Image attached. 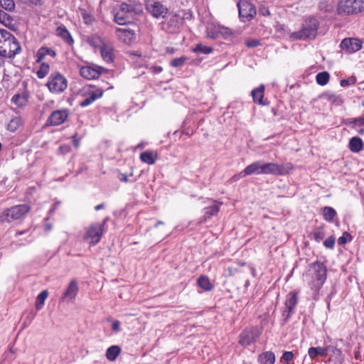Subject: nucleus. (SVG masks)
<instances>
[{
	"instance_id": "nucleus-1",
	"label": "nucleus",
	"mask_w": 364,
	"mask_h": 364,
	"mask_svg": "<svg viewBox=\"0 0 364 364\" xmlns=\"http://www.w3.org/2000/svg\"><path fill=\"white\" fill-rule=\"evenodd\" d=\"M303 277L306 279L311 289L314 291L313 299L318 300L319 290L323 287L327 277V268L326 265L319 261L310 264L308 269Z\"/></svg>"
},
{
	"instance_id": "nucleus-2",
	"label": "nucleus",
	"mask_w": 364,
	"mask_h": 364,
	"mask_svg": "<svg viewBox=\"0 0 364 364\" xmlns=\"http://www.w3.org/2000/svg\"><path fill=\"white\" fill-rule=\"evenodd\" d=\"M318 26L319 22L317 18L309 16L304 20L299 31L292 32L290 34L289 38L292 41L314 39L316 36Z\"/></svg>"
},
{
	"instance_id": "nucleus-3",
	"label": "nucleus",
	"mask_w": 364,
	"mask_h": 364,
	"mask_svg": "<svg viewBox=\"0 0 364 364\" xmlns=\"http://www.w3.org/2000/svg\"><path fill=\"white\" fill-rule=\"evenodd\" d=\"M21 46L8 31L0 28V55L11 58L21 51Z\"/></svg>"
},
{
	"instance_id": "nucleus-4",
	"label": "nucleus",
	"mask_w": 364,
	"mask_h": 364,
	"mask_svg": "<svg viewBox=\"0 0 364 364\" xmlns=\"http://www.w3.org/2000/svg\"><path fill=\"white\" fill-rule=\"evenodd\" d=\"M339 15H356L364 11V0H341L338 5Z\"/></svg>"
},
{
	"instance_id": "nucleus-5",
	"label": "nucleus",
	"mask_w": 364,
	"mask_h": 364,
	"mask_svg": "<svg viewBox=\"0 0 364 364\" xmlns=\"http://www.w3.org/2000/svg\"><path fill=\"white\" fill-rule=\"evenodd\" d=\"M114 21L119 25L130 23L134 17V8L126 3H122L114 10Z\"/></svg>"
},
{
	"instance_id": "nucleus-6",
	"label": "nucleus",
	"mask_w": 364,
	"mask_h": 364,
	"mask_svg": "<svg viewBox=\"0 0 364 364\" xmlns=\"http://www.w3.org/2000/svg\"><path fill=\"white\" fill-rule=\"evenodd\" d=\"M49 91L54 94L63 92L68 86V81L63 74L59 72L52 73L46 83Z\"/></svg>"
},
{
	"instance_id": "nucleus-7",
	"label": "nucleus",
	"mask_w": 364,
	"mask_h": 364,
	"mask_svg": "<svg viewBox=\"0 0 364 364\" xmlns=\"http://www.w3.org/2000/svg\"><path fill=\"white\" fill-rule=\"evenodd\" d=\"M293 169L291 163L279 164L277 163H262V174L284 176L288 174Z\"/></svg>"
},
{
	"instance_id": "nucleus-8",
	"label": "nucleus",
	"mask_w": 364,
	"mask_h": 364,
	"mask_svg": "<svg viewBox=\"0 0 364 364\" xmlns=\"http://www.w3.org/2000/svg\"><path fill=\"white\" fill-rule=\"evenodd\" d=\"M104 90L95 85H87L82 89V96L85 98L80 103L82 107H85L91 105L96 100L102 97Z\"/></svg>"
},
{
	"instance_id": "nucleus-9",
	"label": "nucleus",
	"mask_w": 364,
	"mask_h": 364,
	"mask_svg": "<svg viewBox=\"0 0 364 364\" xmlns=\"http://www.w3.org/2000/svg\"><path fill=\"white\" fill-rule=\"evenodd\" d=\"M105 223L106 219L102 223L91 224L87 228L83 240L88 241L92 245L97 244L102 236Z\"/></svg>"
},
{
	"instance_id": "nucleus-10",
	"label": "nucleus",
	"mask_w": 364,
	"mask_h": 364,
	"mask_svg": "<svg viewBox=\"0 0 364 364\" xmlns=\"http://www.w3.org/2000/svg\"><path fill=\"white\" fill-rule=\"evenodd\" d=\"M237 6L239 12V17L243 22L250 21L256 15L255 6L247 0H240Z\"/></svg>"
},
{
	"instance_id": "nucleus-11",
	"label": "nucleus",
	"mask_w": 364,
	"mask_h": 364,
	"mask_svg": "<svg viewBox=\"0 0 364 364\" xmlns=\"http://www.w3.org/2000/svg\"><path fill=\"white\" fill-rule=\"evenodd\" d=\"M146 9L156 18H164L168 13V9L161 2L155 0H147Z\"/></svg>"
},
{
	"instance_id": "nucleus-12",
	"label": "nucleus",
	"mask_w": 364,
	"mask_h": 364,
	"mask_svg": "<svg viewBox=\"0 0 364 364\" xmlns=\"http://www.w3.org/2000/svg\"><path fill=\"white\" fill-rule=\"evenodd\" d=\"M261 334V331L257 327L245 328L240 335L239 343L247 346L254 343Z\"/></svg>"
},
{
	"instance_id": "nucleus-13",
	"label": "nucleus",
	"mask_w": 364,
	"mask_h": 364,
	"mask_svg": "<svg viewBox=\"0 0 364 364\" xmlns=\"http://www.w3.org/2000/svg\"><path fill=\"white\" fill-rule=\"evenodd\" d=\"M23 216V205H18L13 206L4 210L0 215V220L2 223H10L16 220L21 219Z\"/></svg>"
},
{
	"instance_id": "nucleus-14",
	"label": "nucleus",
	"mask_w": 364,
	"mask_h": 364,
	"mask_svg": "<svg viewBox=\"0 0 364 364\" xmlns=\"http://www.w3.org/2000/svg\"><path fill=\"white\" fill-rule=\"evenodd\" d=\"M340 47L342 50H346L348 53H353L361 49L362 42L358 38H347L341 41Z\"/></svg>"
},
{
	"instance_id": "nucleus-15",
	"label": "nucleus",
	"mask_w": 364,
	"mask_h": 364,
	"mask_svg": "<svg viewBox=\"0 0 364 364\" xmlns=\"http://www.w3.org/2000/svg\"><path fill=\"white\" fill-rule=\"evenodd\" d=\"M68 117L67 109L55 110L51 113L46 123L51 126H58L63 124Z\"/></svg>"
},
{
	"instance_id": "nucleus-16",
	"label": "nucleus",
	"mask_w": 364,
	"mask_h": 364,
	"mask_svg": "<svg viewBox=\"0 0 364 364\" xmlns=\"http://www.w3.org/2000/svg\"><path fill=\"white\" fill-rule=\"evenodd\" d=\"M78 290L77 282L75 280H72L63 294L60 301L68 303L73 301L77 294Z\"/></svg>"
},
{
	"instance_id": "nucleus-17",
	"label": "nucleus",
	"mask_w": 364,
	"mask_h": 364,
	"mask_svg": "<svg viewBox=\"0 0 364 364\" xmlns=\"http://www.w3.org/2000/svg\"><path fill=\"white\" fill-rule=\"evenodd\" d=\"M100 71L98 68L91 66H82L80 70V75L87 80H93L99 77Z\"/></svg>"
},
{
	"instance_id": "nucleus-18",
	"label": "nucleus",
	"mask_w": 364,
	"mask_h": 364,
	"mask_svg": "<svg viewBox=\"0 0 364 364\" xmlns=\"http://www.w3.org/2000/svg\"><path fill=\"white\" fill-rule=\"evenodd\" d=\"M262 162L261 161H256L246 166V168L242 171V176H249L252 174H262Z\"/></svg>"
},
{
	"instance_id": "nucleus-19",
	"label": "nucleus",
	"mask_w": 364,
	"mask_h": 364,
	"mask_svg": "<svg viewBox=\"0 0 364 364\" xmlns=\"http://www.w3.org/2000/svg\"><path fill=\"white\" fill-rule=\"evenodd\" d=\"M55 34L60 37L68 45L71 46L73 44L74 40L64 25L61 24L56 28Z\"/></svg>"
},
{
	"instance_id": "nucleus-20",
	"label": "nucleus",
	"mask_w": 364,
	"mask_h": 364,
	"mask_svg": "<svg viewBox=\"0 0 364 364\" xmlns=\"http://www.w3.org/2000/svg\"><path fill=\"white\" fill-rule=\"evenodd\" d=\"M183 22L182 18L176 14H170L169 18L166 23L168 32H175L179 28Z\"/></svg>"
},
{
	"instance_id": "nucleus-21",
	"label": "nucleus",
	"mask_w": 364,
	"mask_h": 364,
	"mask_svg": "<svg viewBox=\"0 0 364 364\" xmlns=\"http://www.w3.org/2000/svg\"><path fill=\"white\" fill-rule=\"evenodd\" d=\"M223 203L214 200L212 205L208 206L203 209L204 220L210 219L212 216L216 215L220 210V206Z\"/></svg>"
},
{
	"instance_id": "nucleus-22",
	"label": "nucleus",
	"mask_w": 364,
	"mask_h": 364,
	"mask_svg": "<svg viewBox=\"0 0 364 364\" xmlns=\"http://www.w3.org/2000/svg\"><path fill=\"white\" fill-rule=\"evenodd\" d=\"M100 53L102 59L107 63H112L114 60V49L112 46L105 44L101 47Z\"/></svg>"
},
{
	"instance_id": "nucleus-23",
	"label": "nucleus",
	"mask_w": 364,
	"mask_h": 364,
	"mask_svg": "<svg viewBox=\"0 0 364 364\" xmlns=\"http://www.w3.org/2000/svg\"><path fill=\"white\" fill-rule=\"evenodd\" d=\"M252 97L253 98V101L255 103H257L261 105H267L266 102L263 101L264 94V85H260L258 87L252 90Z\"/></svg>"
},
{
	"instance_id": "nucleus-24",
	"label": "nucleus",
	"mask_w": 364,
	"mask_h": 364,
	"mask_svg": "<svg viewBox=\"0 0 364 364\" xmlns=\"http://www.w3.org/2000/svg\"><path fill=\"white\" fill-rule=\"evenodd\" d=\"M349 149L353 153H358L364 149V144L358 136H353L350 139Z\"/></svg>"
},
{
	"instance_id": "nucleus-25",
	"label": "nucleus",
	"mask_w": 364,
	"mask_h": 364,
	"mask_svg": "<svg viewBox=\"0 0 364 364\" xmlns=\"http://www.w3.org/2000/svg\"><path fill=\"white\" fill-rule=\"evenodd\" d=\"M331 348V346L325 348L322 347H311L308 350V354L311 359H314L318 355L326 356L328 350Z\"/></svg>"
},
{
	"instance_id": "nucleus-26",
	"label": "nucleus",
	"mask_w": 364,
	"mask_h": 364,
	"mask_svg": "<svg viewBox=\"0 0 364 364\" xmlns=\"http://www.w3.org/2000/svg\"><path fill=\"white\" fill-rule=\"evenodd\" d=\"M157 157V154L153 151H146L140 154V159L149 165L154 164Z\"/></svg>"
},
{
	"instance_id": "nucleus-27",
	"label": "nucleus",
	"mask_w": 364,
	"mask_h": 364,
	"mask_svg": "<svg viewBox=\"0 0 364 364\" xmlns=\"http://www.w3.org/2000/svg\"><path fill=\"white\" fill-rule=\"evenodd\" d=\"M258 361L260 364H274L275 355L272 351H266L259 355Z\"/></svg>"
},
{
	"instance_id": "nucleus-28",
	"label": "nucleus",
	"mask_w": 364,
	"mask_h": 364,
	"mask_svg": "<svg viewBox=\"0 0 364 364\" xmlns=\"http://www.w3.org/2000/svg\"><path fill=\"white\" fill-rule=\"evenodd\" d=\"M321 97L337 106L342 105L343 102L341 96L333 92H325L322 95Z\"/></svg>"
},
{
	"instance_id": "nucleus-29",
	"label": "nucleus",
	"mask_w": 364,
	"mask_h": 364,
	"mask_svg": "<svg viewBox=\"0 0 364 364\" xmlns=\"http://www.w3.org/2000/svg\"><path fill=\"white\" fill-rule=\"evenodd\" d=\"M197 284L203 290L208 291L213 289V285L210 283L207 276L201 275L197 279Z\"/></svg>"
},
{
	"instance_id": "nucleus-30",
	"label": "nucleus",
	"mask_w": 364,
	"mask_h": 364,
	"mask_svg": "<svg viewBox=\"0 0 364 364\" xmlns=\"http://www.w3.org/2000/svg\"><path fill=\"white\" fill-rule=\"evenodd\" d=\"M120 352L121 348L119 346H112L106 351V358L109 361H114L117 359Z\"/></svg>"
},
{
	"instance_id": "nucleus-31",
	"label": "nucleus",
	"mask_w": 364,
	"mask_h": 364,
	"mask_svg": "<svg viewBox=\"0 0 364 364\" xmlns=\"http://www.w3.org/2000/svg\"><path fill=\"white\" fill-rule=\"evenodd\" d=\"M322 215L323 219L329 223L333 222L334 218L336 216L337 213L334 208L329 206H325L322 208Z\"/></svg>"
},
{
	"instance_id": "nucleus-32",
	"label": "nucleus",
	"mask_w": 364,
	"mask_h": 364,
	"mask_svg": "<svg viewBox=\"0 0 364 364\" xmlns=\"http://www.w3.org/2000/svg\"><path fill=\"white\" fill-rule=\"evenodd\" d=\"M87 42L92 47L95 48H100V50L101 49L102 45L105 44L102 38L97 35H94L89 37L87 39Z\"/></svg>"
},
{
	"instance_id": "nucleus-33",
	"label": "nucleus",
	"mask_w": 364,
	"mask_h": 364,
	"mask_svg": "<svg viewBox=\"0 0 364 364\" xmlns=\"http://www.w3.org/2000/svg\"><path fill=\"white\" fill-rule=\"evenodd\" d=\"M298 301L299 297L297 293L295 291H291L286 296L284 305L291 306L295 308L298 304Z\"/></svg>"
},
{
	"instance_id": "nucleus-34",
	"label": "nucleus",
	"mask_w": 364,
	"mask_h": 364,
	"mask_svg": "<svg viewBox=\"0 0 364 364\" xmlns=\"http://www.w3.org/2000/svg\"><path fill=\"white\" fill-rule=\"evenodd\" d=\"M48 296V291L47 290L42 291L37 296L36 301V309L37 310H41L43 307L45 301L47 299Z\"/></svg>"
},
{
	"instance_id": "nucleus-35",
	"label": "nucleus",
	"mask_w": 364,
	"mask_h": 364,
	"mask_svg": "<svg viewBox=\"0 0 364 364\" xmlns=\"http://www.w3.org/2000/svg\"><path fill=\"white\" fill-rule=\"evenodd\" d=\"M21 124V118L20 117H15L10 120L7 125V129L10 132H14Z\"/></svg>"
},
{
	"instance_id": "nucleus-36",
	"label": "nucleus",
	"mask_w": 364,
	"mask_h": 364,
	"mask_svg": "<svg viewBox=\"0 0 364 364\" xmlns=\"http://www.w3.org/2000/svg\"><path fill=\"white\" fill-rule=\"evenodd\" d=\"M329 78L330 75L326 71L318 73L316 76V82L322 86L326 85L328 82Z\"/></svg>"
},
{
	"instance_id": "nucleus-37",
	"label": "nucleus",
	"mask_w": 364,
	"mask_h": 364,
	"mask_svg": "<svg viewBox=\"0 0 364 364\" xmlns=\"http://www.w3.org/2000/svg\"><path fill=\"white\" fill-rule=\"evenodd\" d=\"M312 235L314 239L317 242H320L324 238L326 235L323 227L320 226L315 228L313 230Z\"/></svg>"
},
{
	"instance_id": "nucleus-38",
	"label": "nucleus",
	"mask_w": 364,
	"mask_h": 364,
	"mask_svg": "<svg viewBox=\"0 0 364 364\" xmlns=\"http://www.w3.org/2000/svg\"><path fill=\"white\" fill-rule=\"evenodd\" d=\"M50 65L46 63H42L40 65L38 70L36 73V75L38 78L43 79L48 75Z\"/></svg>"
},
{
	"instance_id": "nucleus-39",
	"label": "nucleus",
	"mask_w": 364,
	"mask_h": 364,
	"mask_svg": "<svg viewBox=\"0 0 364 364\" xmlns=\"http://www.w3.org/2000/svg\"><path fill=\"white\" fill-rule=\"evenodd\" d=\"M193 52L200 53L203 54H209L213 52V48L210 46H203L201 43H198L193 48Z\"/></svg>"
},
{
	"instance_id": "nucleus-40",
	"label": "nucleus",
	"mask_w": 364,
	"mask_h": 364,
	"mask_svg": "<svg viewBox=\"0 0 364 364\" xmlns=\"http://www.w3.org/2000/svg\"><path fill=\"white\" fill-rule=\"evenodd\" d=\"M218 28H219V26H215L208 28L207 31H206L207 37L210 38L211 39H217L218 38H219L220 36H219V32H218V30H219Z\"/></svg>"
},
{
	"instance_id": "nucleus-41",
	"label": "nucleus",
	"mask_w": 364,
	"mask_h": 364,
	"mask_svg": "<svg viewBox=\"0 0 364 364\" xmlns=\"http://www.w3.org/2000/svg\"><path fill=\"white\" fill-rule=\"evenodd\" d=\"M0 6L6 11H11L15 8V4L13 0H0Z\"/></svg>"
},
{
	"instance_id": "nucleus-42",
	"label": "nucleus",
	"mask_w": 364,
	"mask_h": 364,
	"mask_svg": "<svg viewBox=\"0 0 364 364\" xmlns=\"http://www.w3.org/2000/svg\"><path fill=\"white\" fill-rule=\"evenodd\" d=\"M218 29L219 36H222L225 39L229 38L232 34V31L227 27L219 26Z\"/></svg>"
},
{
	"instance_id": "nucleus-43",
	"label": "nucleus",
	"mask_w": 364,
	"mask_h": 364,
	"mask_svg": "<svg viewBox=\"0 0 364 364\" xmlns=\"http://www.w3.org/2000/svg\"><path fill=\"white\" fill-rule=\"evenodd\" d=\"M186 60H187V58L184 57V56H182L180 58H176L173 59L171 61L170 65L172 67L178 68V67L182 66Z\"/></svg>"
},
{
	"instance_id": "nucleus-44",
	"label": "nucleus",
	"mask_w": 364,
	"mask_h": 364,
	"mask_svg": "<svg viewBox=\"0 0 364 364\" xmlns=\"http://www.w3.org/2000/svg\"><path fill=\"white\" fill-rule=\"evenodd\" d=\"M356 82V78L355 76H350L347 79H343L340 82V85L342 87H348L355 85Z\"/></svg>"
},
{
	"instance_id": "nucleus-45",
	"label": "nucleus",
	"mask_w": 364,
	"mask_h": 364,
	"mask_svg": "<svg viewBox=\"0 0 364 364\" xmlns=\"http://www.w3.org/2000/svg\"><path fill=\"white\" fill-rule=\"evenodd\" d=\"M117 31L120 33L121 37L122 36H127L129 38L128 42L131 41L134 37V32L132 30L119 28Z\"/></svg>"
},
{
	"instance_id": "nucleus-46",
	"label": "nucleus",
	"mask_w": 364,
	"mask_h": 364,
	"mask_svg": "<svg viewBox=\"0 0 364 364\" xmlns=\"http://www.w3.org/2000/svg\"><path fill=\"white\" fill-rule=\"evenodd\" d=\"M351 235L347 232H343V235L338 239V243L339 245H343L347 243L348 240H351Z\"/></svg>"
},
{
	"instance_id": "nucleus-47",
	"label": "nucleus",
	"mask_w": 364,
	"mask_h": 364,
	"mask_svg": "<svg viewBox=\"0 0 364 364\" xmlns=\"http://www.w3.org/2000/svg\"><path fill=\"white\" fill-rule=\"evenodd\" d=\"M323 245L326 248L333 249L335 245V237L333 236L328 237L324 242Z\"/></svg>"
},
{
	"instance_id": "nucleus-48",
	"label": "nucleus",
	"mask_w": 364,
	"mask_h": 364,
	"mask_svg": "<svg viewBox=\"0 0 364 364\" xmlns=\"http://www.w3.org/2000/svg\"><path fill=\"white\" fill-rule=\"evenodd\" d=\"M46 55V47L41 48L36 53V62L40 63Z\"/></svg>"
},
{
	"instance_id": "nucleus-49",
	"label": "nucleus",
	"mask_w": 364,
	"mask_h": 364,
	"mask_svg": "<svg viewBox=\"0 0 364 364\" xmlns=\"http://www.w3.org/2000/svg\"><path fill=\"white\" fill-rule=\"evenodd\" d=\"M282 358L288 363L289 361H291L294 358V353L291 351H285Z\"/></svg>"
},
{
	"instance_id": "nucleus-50",
	"label": "nucleus",
	"mask_w": 364,
	"mask_h": 364,
	"mask_svg": "<svg viewBox=\"0 0 364 364\" xmlns=\"http://www.w3.org/2000/svg\"><path fill=\"white\" fill-rule=\"evenodd\" d=\"M245 45L248 48H255L260 45V42L257 39H250L245 42Z\"/></svg>"
},
{
	"instance_id": "nucleus-51",
	"label": "nucleus",
	"mask_w": 364,
	"mask_h": 364,
	"mask_svg": "<svg viewBox=\"0 0 364 364\" xmlns=\"http://www.w3.org/2000/svg\"><path fill=\"white\" fill-rule=\"evenodd\" d=\"M294 313L284 309L282 311V316L284 317V323L287 322L289 319L291 317Z\"/></svg>"
},
{
	"instance_id": "nucleus-52",
	"label": "nucleus",
	"mask_w": 364,
	"mask_h": 364,
	"mask_svg": "<svg viewBox=\"0 0 364 364\" xmlns=\"http://www.w3.org/2000/svg\"><path fill=\"white\" fill-rule=\"evenodd\" d=\"M9 16L4 11L0 9V22L6 24V21L9 20Z\"/></svg>"
},
{
	"instance_id": "nucleus-53",
	"label": "nucleus",
	"mask_w": 364,
	"mask_h": 364,
	"mask_svg": "<svg viewBox=\"0 0 364 364\" xmlns=\"http://www.w3.org/2000/svg\"><path fill=\"white\" fill-rule=\"evenodd\" d=\"M354 127L355 125L364 126V117H359L353 119Z\"/></svg>"
},
{
	"instance_id": "nucleus-54",
	"label": "nucleus",
	"mask_w": 364,
	"mask_h": 364,
	"mask_svg": "<svg viewBox=\"0 0 364 364\" xmlns=\"http://www.w3.org/2000/svg\"><path fill=\"white\" fill-rule=\"evenodd\" d=\"M82 17H83V19L85 20V23H87V24H90L92 23V17L91 15H90L89 14L86 13V12H83L82 13Z\"/></svg>"
},
{
	"instance_id": "nucleus-55",
	"label": "nucleus",
	"mask_w": 364,
	"mask_h": 364,
	"mask_svg": "<svg viewBox=\"0 0 364 364\" xmlns=\"http://www.w3.org/2000/svg\"><path fill=\"white\" fill-rule=\"evenodd\" d=\"M149 69H150L151 72L154 74H159L161 72H162V70H163L162 67L158 66V65L151 66Z\"/></svg>"
},
{
	"instance_id": "nucleus-56",
	"label": "nucleus",
	"mask_w": 364,
	"mask_h": 364,
	"mask_svg": "<svg viewBox=\"0 0 364 364\" xmlns=\"http://www.w3.org/2000/svg\"><path fill=\"white\" fill-rule=\"evenodd\" d=\"M120 328V322L119 321H114L112 325V329L114 331H119Z\"/></svg>"
},
{
	"instance_id": "nucleus-57",
	"label": "nucleus",
	"mask_w": 364,
	"mask_h": 364,
	"mask_svg": "<svg viewBox=\"0 0 364 364\" xmlns=\"http://www.w3.org/2000/svg\"><path fill=\"white\" fill-rule=\"evenodd\" d=\"M42 2V0H24V4H31V5H39Z\"/></svg>"
},
{
	"instance_id": "nucleus-58",
	"label": "nucleus",
	"mask_w": 364,
	"mask_h": 364,
	"mask_svg": "<svg viewBox=\"0 0 364 364\" xmlns=\"http://www.w3.org/2000/svg\"><path fill=\"white\" fill-rule=\"evenodd\" d=\"M242 171L239 173L238 174H235L231 178H230V181L234 182V181H238L239 179L242 178H244L246 176H242Z\"/></svg>"
},
{
	"instance_id": "nucleus-59",
	"label": "nucleus",
	"mask_w": 364,
	"mask_h": 364,
	"mask_svg": "<svg viewBox=\"0 0 364 364\" xmlns=\"http://www.w3.org/2000/svg\"><path fill=\"white\" fill-rule=\"evenodd\" d=\"M46 55H50L52 56L53 58L55 57L56 55V53L55 50H53V49L51 48H46Z\"/></svg>"
},
{
	"instance_id": "nucleus-60",
	"label": "nucleus",
	"mask_w": 364,
	"mask_h": 364,
	"mask_svg": "<svg viewBox=\"0 0 364 364\" xmlns=\"http://www.w3.org/2000/svg\"><path fill=\"white\" fill-rule=\"evenodd\" d=\"M20 98H21V95L20 94H16V95L13 96V97L11 99V101L13 102H14L15 104H18Z\"/></svg>"
},
{
	"instance_id": "nucleus-61",
	"label": "nucleus",
	"mask_w": 364,
	"mask_h": 364,
	"mask_svg": "<svg viewBox=\"0 0 364 364\" xmlns=\"http://www.w3.org/2000/svg\"><path fill=\"white\" fill-rule=\"evenodd\" d=\"M73 145L75 146V147H78L79 145H80V141L79 140L77 139V134H75L73 136Z\"/></svg>"
},
{
	"instance_id": "nucleus-62",
	"label": "nucleus",
	"mask_w": 364,
	"mask_h": 364,
	"mask_svg": "<svg viewBox=\"0 0 364 364\" xmlns=\"http://www.w3.org/2000/svg\"><path fill=\"white\" fill-rule=\"evenodd\" d=\"M343 123L347 126H351L352 127H355L353 119H348L345 120Z\"/></svg>"
},
{
	"instance_id": "nucleus-63",
	"label": "nucleus",
	"mask_w": 364,
	"mask_h": 364,
	"mask_svg": "<svg viewBox=\"0 0 364 364\" xmlns=\"http://www.w3.org/2000/svg\"><path fill=\"white\" fill-rule=\"evenodd\" d=\"M332 348L333 353L336 355H341V350L337 348L331 347Z\"/></svg>"
},
{
	"instance_id": "nucleus-64",
	"label": "nucleus",
	"mask_w": 364,
	"mask_h": 364,
	"mask_svg": "<svg viewBox=\"0 0 364 364\" xmlns=\"http://www.w3.org/2000/svg\"><path fill=\"white\" fill-rule=\"evenodd\" d=\"M58 205H59V203H55L53 205V207L50 209L49 214H51L52 213H53L57 209Z\"/></svg>"
}]
</instances>
